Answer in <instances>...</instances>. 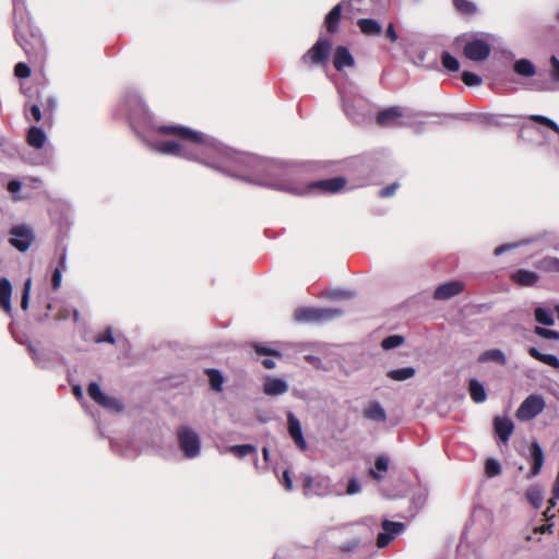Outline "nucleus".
<instances>
[{
    "label": "nucleus",
    "instance_id": "40",
    "mask_svg": "<svg viewBox=\"0 0 559 559\" xmlns=\"http://www.w3.org/2000/svg\"><path fill=\"white\" fill-rule=\"evenodd\" d=\"M485 473L488 477H495L501 473V466L498 461L488 459L485 463Z\"/></svg>",
    "mask_w": 559,
    "mask_h": 559
},
{
    "label": "nucleus",
    "instance_id": "32",
    "mask_svg": "<svg viewBox=\"0 0 559 559\" xmlns=\"http://www.w3.org/2000/svg\"><path fill=\"white\" fill-rule=\"evenodd\" d=\"M374 468L376 469H370V472H369L370 476L376 480H381L383 478V476L379 472H382V473L388 472L389 459L384 455L378 456L374 462Z\"/></svg>",
    "mask_w": 559,
    "mask_h": 559
},
{
    "label": "nucleus",
    "instance_id": "25",
    "mask_svg": "<svg viewBox=\"0 0 559 559\" xmlns=\"http://www.w3.org/2000/svg\"><path fill=\"white\" fill-rule=\"evenodd\" d=\"M513 70L516 74L524 78H532L536 74V68L528 59L516 60L513 64Z\"/></svg>",
    "mask_w": 559,
    "mask_h": 559
},
{
    "label": "nucleus",
    "instance_id": "61",
    "mask_svg": "<svg viewBox=\"0 0 559 559\" xmlns=\"http://www.w3.org/2000/svg\"><path fill=\"white\" fill-rule=\"evenodd\" d=\"M262 454H263L264 460L267 461L269 460V454H270L267 448H263Z\"/></svg>",
    "mask_w": 559,
    "mask_h": 559
},
{
    "label": "nucleus",
    "instance_id": "43",
    "mask_svg": "<svg viewBox=\"0 0 559 559\" xmlns=\"http://www.w3.org/2000/svg\"><path fill=\"white\" fill-rule=\"evenodd\" d=\"M454 5L463 13L472 14L475 12V5L468 0H454Z\"/></svg>",
    "mask_w": 559,
    "mask_h": 559
},
{
    "label": "nucleus",
    "instance_id": "7",
    "mask_svg": "<svg viewBox=\"0 0 559 559\" xmlns=\"http://www.w3.org/2000/svg\"><path fill=\"white\" fill-rule=\"evenodd\" d=\"M332 45L326 38H319L317 43L302 56L301 61L306 64H321L329 59Z\"/></svg>",
    "mask_w": 559,
    "mask_h": 559
},
{
    "label": "nucleus",
    "instance_id": "29",
    "mask_svg": "<svg viewBox=\"0 0 559 559\" xmlns=\"http://www.w3.org/2000/svg\"><path fill=\"white\" fill-rule=\"evenodd\" d=\"M478 361L479 362L495 361L501 366H504L507 364L506 356L502 353V350H500V349H489V350L484 352L478 357Z\"/></svg>",
    "mask_w": 559,
    "mask_h": 559
},
{
    "label": "nucleus",
    "instance_id": "57",
    "mask_svg": "<svg viewBox=\"0 0 559 559\" xmlns=\"http://www.w3.org/2000/svg\"><path fill=\"white\" fill-rule=\"evenodd\" d=\"M22 185L17 180H12L8 183V190L12 193L20 191Z\"/></svg>",
    "mask_w": 559,
    "mask_h": 559
},
{
    "label": "nucleus",
    "instance_id": "22",
    "mask_svg": "<svg viewBox=\"0 0 559 559\" xmlns=\"http://www.w3.org/2000/svg\"><path fill=\"white\" fill-rule=\"evenodd\" d=\"M46 134L38 127H31L27 131L26 141L27 144L34 148H41L46 143Z\"/></svg>",
    "mask_w": 559,
    "mask_h": 559
},
{
    "label": "nucleus",
    "instance_id": "41",
    "mask_svg": "<svg viewBox=\"0 0 559 559\" xmlns=\"http://www.w3.org/2000/svg\"><path fill=\"white\" fill-rule=\"evenodd\" d=\"M88 396L97 404L104 400L105 393L100 390V386L96 382H92L87 386Z\"/></svg>",
    "mask_w": 559,
    "mask_h": 559
},
{
    "label": "nucleus",
    "instance_id": "59",
    "mask_svg": "<svg viewBox=\"0 0 559 559\" xmlns=\"http://www.w3.org/2000/svg\"><path fill=\"white\" fill-rule=\"evenodd\" d=\"M262 365L265 369H273L275 368L276 364L273 359H270V358H264L262 360Z\"/></svg>",
    "mask_w": 559,
    "mask_h": 559
},
{
    "label": "nucleus",
    "instance_id": "34",
    "mask_svg": "<svg viewBox=\"0 0 559 559\" xmlns=\"http://www.w3.org/2000/svg\"><path fill=\"white\" fill-rule=\"evenodd\" d=\"M441 63L448 71L451 72H456L460 69L459 60L448 51H444L441 55Z\"/></svg>",
    "mask_w": 559,
    "mask_h": 559
},
{
    "label": "nucleus",
    "instance_id": "1",
    "mask_svg": "<svg viewBox=\"0 0 559 559\" xmlns=\"http://www.w3.org/2000/svg\"><path fill=\"white\" fill-rule=\"evenodd\" d=\"M158 134L171 135L177 141H163L156 144V150L159 153L185 157L188 159H195L203 162L211 167L217 168L213 163H209L199 154L211 151L217 153V148L213 145L211 139L202 132L194 131L185 126H168L162 124L155 128Z\"/></svg>",
    "mask_w": 559,
    "mask_h": 559
},
{
    "label": "nucleus",
    "instance_id": "16",
    "mask_svg": "<svg viewBox=\"0 0 559 559\" xmlns=\"http://www.w3.org/2000/svg\"><path fill=\"white\" fill-rule=\"evenodd\" d=\"M511 280L519 286L532 287L539 281V275L536 272L520 269L511 274Z\"/></svg>",
    "mask_w": 559,
    "mask_h": 559
},
{
    "label": "nucleus",
    "instance_id": "51",
    "mask_svg": "<svg viewBox=\"0 0 559 559\" xmlns=\"http://www.w3.org/2000/svg\"><path fill=\"white\" fill-rule=\"evenodd\" d=\"M61 278H62L61 269L60 267H56L53 273H52V276H51V285H52V288L55 290H57L60 287Z\"/></svg>",
    "mask_w": 559,
    "mask_h": 559
},
{
    "label": "nucleus",
    "instance_id": "14",
    "mask_svg": "<svg viewBox=\"0 0 559 559\" xmlns=\"http://www.w3.org/2000/svg\"><path fill=\"white\" fill-rule=\"evenodd\" d=\"M355 64L354 57L345 46H337L334 50L333 66L337 71L352 68Z\"/></svg>",
    "mask_w": 559,
    "mask_h": 559
},
{
    "label": "nucleus",
    "instance_id": "48",
    "mask_svg": "<svg viewBox=\"0 0 559 559\" xmlns=\"http://www.w3.org/2000/svg\"><path fill=\"white\" fill-rule=\"evenodd\" d=\"M96 343H110L115 344V337L112 335L111 329H106L102 334L97 335L95 338Z\"/></svg>",
    "mask_w": 559,
    "mask_h": 559
},
{
    "label": "nucleus",
    "instance_id": "19",
    "mask_svg": "<svg viewBox=\"0 0 559 559\" xmlns=\"http://www.w3.org/2000/svg\"><path fill=\"white\" fill-rule=\"evenodd\" d=\"M11 295H12V285L10 281L5 277L0 278V308H2L5 312H11Z\"/></svg>",
    "mask_w": 559,
    "mask_h": 559
},
{
    "label": "nucleus",
    "instance_id": "33",
    "mask_svg": "<svg viewBox=\"0 0 559 559\" xmlns=\"http://www.w3.org/2000/svg\"><path fill=\"white\" fill-rule=\"evenodd\" d=\"M534 316H535V320L540 324L552 325L555 323L551 312L542 307H538L535 309Z\"/></svg>",
    "mask_w": 559,
    "mask_h": 559
},
{
    "label": "nucleus",
    "instance_id": "6",
    "mask_svg": "<svg viewBox=\"0 0 559 559\" xmlns=\"http://www.w3.org/2000/svg\"><path fill=\"white\" fill-rule=\"evenodd\" d=\"M545 401L540 395L527 396L516 409L515 417L521 421H528L543 412Z\"/></svg>",
    "mask_w": 559,
    "mask_h": 559
},
{
    "label": "nucleus",
    "instance_id": "13",
    "mask_svg": "<svg viewBox=\"0 0 559 559\" xmlns=\"http://www.w3.org/2000/svg\"><path fill=\"white\" fill-rule=\"evenodd\" d=\"M287 423H288V432L294 440L297 448L301 451H305L307 449L306 440L302 436L301 425L298 420V418L293 414L289 413L287 415Z\"/></svg>",
    "mask_w": 559,
    "mask_h": 559
},
{
    "label": "nucleus",
    "instance_id": "42",
    "mask_svg": "<svg viewBox=\"0 0 559 559\" xmlns=\"http://www.w3.org/2000/svg\"><path fill=\"white\" fill-rule=\"evenodd\" d=\"M463 83L467 86H478L481 84V78L473 72L464 71L461 75Z\"/></svg>",
    "mask_w": 559,
    "mask_h": 559
},
{
    "label": "nucleus",
    "instance_id": "35",
    "mask_svg": "<svg viewBox=\"0 0 559 559\" xmlns=\"http://www.w3.org/2000/svg\"><path fill=\"white\" fill-rule=\"evenodd\" d=\"M229 451L231 453H234L236 456L238 457H243L246 455H249V454H254L257 453V449L254 445L252 444H237V445H231L229 448Z\"/></svg>",
    "mask_w": 559,
    "mask_h": 559
},
{
    "label": "nucleus",
    "instance_id": "31",
    "mask_svg": "<svg viewBox=\"0 0 559 559\" xmlns=\"http://www.w3.org/2000/svg\"><path fill=\"white\" fill-rule=\"evenodd\" d=\"M205 373L209 377V381H210V385H211L212 390H214L216 392H222L223 383H224V378H223L222 372L217 369L210 368V369L205 370Z\"/></svg>",
    "mask_w": 559,
    "mask_h": 559
},
{
    "label": "nucleus",
    "instance_id": "36",
    "mask_svg": "<svg viewBox=\"0 0 559 559\" xmlns=\"http://www.w3.org/2000/svg\"><path fill=\"white\" fill-rule=\"evenodd\" d=\"M100 406L104 408L114 411V412H121L123 409V405L119 400L112 396H108L105 394L104 400L99 401Z\"/></svg>",
    "mask_w": 559,
    "mask_h": 559
},
{
    "label": "nucleus",
    "instance_id": "18",
    "mask_svg": "<svg viewBox=\"0 0 559 559\" xmlns=\"http://www.w3.org/2000/svg\"><path fill=\"white\" fill-rule=\"evenodd\" d=\"M364 416L377 423H384L386 420L385 411L378 401H371L367 405L364 409Z\"/></svg>",
    "mask_w": 559,
    "mask_h": 559
},
{
    "label": "nucleus",
    "instance_id": "52",
    "mask_svg": "<svg viewBox=\"0 0 559 559\" xmlns=\"http://www.w3.org/2000/svg\"><path fill=\"white\" fill-rule=\"evenodd\" d=\"M359 491H360V485H359L358 480L355 479V478L350 479L348 485H347L346 492L348 495H355V493H357Z\"/></svg>",
    "mask_w": 559,
    "mask_h": 559
},
{
    "label": "nucleus",
    "instance_id": "46",
    "mask_svg": "<svg viewBox=\"0 0 559 559\" xmlns=\"http://www.w3.org/2000/svg\"><path fill=\"white\" fill-rule=\"evenodd\" d=\"M535 333L538 336L547 338V340H559V332H557L555 330H549V329H545V328H542V326H536L535 328Z\"/></svg>",
    "mask_w": 559,
    "mask_h": 559
},
{
    "label": "nucleus",
    "instance_id": "9",
    "mask_svg": "<svg viewBox=\"0 0 559 559\" xmlns=\"http://www.w3.org/2000/svg\"><path fill=\"white\" fill-rule=\"evenodd\" d=\"M491 53V46L481 38L468 40L463 48V55L472 61H485Z\"/></svg>",
    "mask_w": 559,
    "mask_h": 559
},
{
    "label": "nucleus",
    "instance_id": "30",
    "mask_svg": "<svg viewBox=\"0 0 559 559\" xmlns=\"http://www.w3.org/2000/svg\"><path fill=\"white\" fill-rule=\"evenodd\" d=\"M535 266L544 272L559 273V259L556 257H545Z\"/></svg>",
    "mask_w": 559,
    "mask_h": 559
},
{
    "label": "nucleus",
    "instance_id": "49",
    "mask_svg": "<svg viewBox=\"0 0 559 559\" xmlns=\"http://www.w3.org/2000/svg\"><path fill=\"white\" fill-rule=\"evenodd\" d=\"M41 109L43 108H40L39 105L35 104V103L29 105V107H28L29 115H31L32 119L35 120L36 122H39L43 118L44 114L41 112Z\"/></svg>",
    "mask_w": 559,
    "mask_h": 559
},
{
    "label": "nucleus",
    "instance_id": "11",
    "mask_svg": "<svg viewBox=\"0 0 559 559\" xmlns=\"http://www.w3.org/2000/svg\"><path fill=\"white\" fill-rule=\"evenodd\" d=\"M464 283L461 281H451L439 285L433 292L436 300H448L464 290Z\"/></svg>",
    "mask_w": 559,
    "mask_h": 559
},
{
    "label": "nucleus",
    "instance_id": "20",
    "mask_svg": "<svg viewBox=\"0 0 559 559\" xmlns=\"http://www.w3.org/2000/svg\"><path fill=\"white\" fill-rule=\"evenodd\" d=\"M342 19V4H336L325 16L324 25L329 33L334 34L338 29Z\"/></svg>",
    "mask_w": 559,
    "mask_h": 559
},
{
    "label": "nucleus",
    "instance_id": "47",
    "mask_svg": "<svg viewBox=\"0 0 559 559\" xmlns=\"http://www.w3.org/2000/svg\"><path fill=\"white\" fill-rule=\"evenodd\" d=\"M14 74L20 79H26L31 75V69L26 63L19 62L14 67Z\"/></svg>",
    "mask_w": 559,
    "mask_h": 559
},
{
    "label": "nucleus",
    "instance_id": "38",
    "mask_svg": "<svg viewBox=\"0 0 559 559\" xmlns=\"http://www.w3.org/2000/svg\"><path fill=\"white\" fill-rule=\"evenodd\" d=\"M526 499L530 501V503L534 508L538 509L540 507L542 500H543L540 490L536 487H532V488L527 489Z\"/></svg>",
    "mask_w": 559,
    "mask_h": 559
},
{
    "label": "nucleus",
    "instance_id": "28",
    "mask_svg": "<svg viewBox=\"0 0 559 559\" xmlns=\"http://www.w3.org/2000/svg\"><path fill=\"white\" fill-rule=\"evenodd\" d=\"M416 370L413 367H404L400 369H393L386 372V377L393 381H405L415 376Z\"/></svg>",
    "mask_w": 559,
    "mask_h": 559
},
{
    "label": "nucleus",
    "instance_id": "21",
    "mask_svg": "<svg viewBox=\"0 0 559 559\" xmlns=\"http://www.w3.org/2000/svg\"><path fill=\"white\" fill-rule=\"evenodd\" d=\"M357 25L366 36H379L382 33V26L373 19H359Z\"/></svg>",
    "mask_w": 559,
    "mask_h": 559
},
{
    "label": "nucleus",
    "instance_id": "3",
    "mask_svg": "<svg viewBox=\"0 0 559 559\" xmlns=\"http://www.w3.org/2000/svg\"><path fill=\"white\" fill-rule=\"evenodd\" d=\"M15 39L23 48L29 60L43 61L46 56V46L38 31L29 25H20L15 29Z\"/></svg>",
    "mask_w": 559,
    "mask_h": 559
},
{
    "label": "nucleus",
    "instance_id": "63",
    "mask_svg": "<svg viewBox=\"0 0 559 559\" xmlns=\"http://www.w3.org/2000/svg\"><path fill=\"white\" fill-rule=\"evenodd\" d=\"M548 528L549 527H547V526H542L538 530H536V532L545 533Z\"/></svg>",
    "mask_w": 559,
    "mask_h": 559
},
{
    "label": "nucleus",
    "instance_id": "10",
    "mask_svg": "<svg viewBox=\"0 0 559 559\" xmlns=\"http://www.w3.org/2000/svg\"><path fill=\"white\" fill-rule=\"evenodd\" d=\"M382 532L378 534L377 537V547L384 548L388 546L391 540L404 530V524L401 522H392L389 520H384L382 522Z\"/></svg>",
    "mask_w": 559,
    "mask_h": 559
},
{
    "label": "nucleus",
    "instance_id": "2",
    "mask_svg": "<svg viewBox=\"0 0 559 559\" xmlns=\"http://www.w3.org/2000/svg\"><path fill=\"white\" fill-rule=\"evenodd\" d=\"M272 174L277 177L265 180L261 183L266 187L295 195H305L311 193L312 191H318L323 194H334L342 191L347 185V179L343 176L301 183L296 180L293 171L290 170H283L280 174L278 168H273Z\"/></svg>",
    "mask_w": 559,
    "mask_h": 559
},
{
    "label": "nucleus",
    "instance_id": "44",
    "mask_svg": "<svg viewBox=\"0 0 559 559\" xmlns=\"http://www.w3.org/2000/svg\"><path fill=\"white\" fill-rule=\"evenodd\" d=\"M253 347H254V350L257 352V354H259V355L274 356L277 358L283 357L282 353L276 349H273V348L260 345V344H254Z\"/></svg>",
    "mask_w": 559,
    "mask_h": 559
},
{
    "label": "nucleus",
    "instance_id": "56",
    "mask_svg": "<svg viewBox=\"0 0 559 559\" xmlns=\"http://www.w3.org/2000/svg\"><path fill=\"white\" fill-rule=\"evenodd\" d=\"M70 313H71V310H70V309H68V308H62V309H60V310L57 312V314H56V319H57V320H66V319H68V318H69Z\"/></svg>",
    "mask_w": 559,
    "mask_h": 559
},
{
    "label": "nucleus",
    "instance_id": "64",
    "mask_svg": "<svg viewBox=\"0 0 559 559\" xmlns=\"http://www.w3.org/2000/svg\"><path fill=\"white\" fill-rule=\"evenodd\" d=\"M64 262H66V255L63 254L61 258H60V265L63 266L64 265Z\"/></svg>",
    "mask_w": 559,
    "mask_h": 559
},
{
    "label": "nucleus",
    "instance_id": "60",
    "mask_svg": "<svg viewBox=\"0 0 559 559\" xmlns=\"http://www.w3.org/2000/svg\"><path fill=\"white\" fill-rule=\"evenodd\" d=\"M71 312H72V316H73V320H74L75 322H78V321H79V319H80V313H79V311H78L76 309H73Z\"/></svg>",
    "mask_w": 559,
    "mask_h": 559
},
{
    "label": "nucleus",
    "instance_id": "53",
    "mask_svg": "<svg viewBox=\"0 0 559 559\" xmlns=\"http://www.w3.org/2000/svg\"><path fill=\"white\" fill-rule=\"evenodd\" d=\"M385 37L391 41L395 43L397 40V34L395 32V27L393 23H389L386 31H385Z\"/></svg>",
    "mask_w": 559,
    "mask_h": 559
},
{
    "label": "nucleus",
    "instance_id": "58",
    "mask_svg": "<svg viewBox=\"0 0 559 559\" xmlns=\"http://www.w3.org/2000/svg\"><path fill=\"white\" fill-rule=\"evenodd\" d=\"M514 246L513 245H502V246H499L495 249V254L496 255H500L502 254L503 252H506L507 250L513 248Z\"/></svg>",
    "mask_w": 559,
    "mask_h": 559
},
{
    "label": "nucleus",
    "instance_id": "5",
    "mask_svg": "<svg viewBox=\"0 0 559 559\" xmlns=\"http://www.w3.org/2000/svg\"><path fill=\"white\" fill-rule=\"evenodd\" d=\"M177 439L180 450L188 459H193L200 454L201 442L198 433L188 426H180L177 429Z\"/></svg>",
    "mask_w": 559,
    "mask_h": 559
},
{
    "label": "nucleus",
    "instance_id": "8",
    "mask_svg": "<svg viewBox=\"0 0 559 559\" xmlns=\"http://www.w3.org/2000/svg\"><path fill=\"white\" fill-rule=\"evenodd\" d=\"M10 235L12 236L9 239L10 245L21 252H25L35 240L33 230L26 225L13 226Z\"/></svg>",
    "mask_w": 559,
    "mask_h": 559
},
{
    "label": "nucleus",
    "instance_id": "15",
    "mask_svg": "<svg viewBox=\"0 0 559 559\" xmlns=\"http://www.w3.org/2000/svg\"><path fill=\"white\" fill-rule=\"evenodd\" d=\"M530 454L532 460V466L528 477H535L540 473L545 462L544 452L538 442L534 441L531 443Z\"/></svg>",
    "mask_w": 559,
    "mask_h": 559
},
{
    "label": "nucleus",
    "instance_id": "45",
    "mask_svg": "<svg viewBox=\"0 0 559 559\" xmlns=\"http://www.w3.org/2000/svg\"><path fill=\"white\" fill-rule=\"evenodd\" d=\"M31 286H32V280L27 278L24 283L22 298H21V307L23 310H26L28 308Z\"/></svg>",
    "mask_w": 559,
    "mask_h": 559
},
{
    "label": "nucleus",
    "instance_id": "54",
    "mask_svg": "<svg viewBox=\"0 0 559 559\" xmlns=\"http://www.w3.org/2000/svg\"><path fill=\"white\" fill-rule=\"evenodd\" d=\"M550 62L552 64V79L559 81V60L552 56Z\"/></svg>",
    "mask_w": 559,
    "mask_h": 559
},
{
    "label": "nucleus",
    "instance_id": "50",
    "mask_svg": "<svg viewBox=\"0 0 559 559\" xmlns=\"http://www.w3.org/2000/svg\"><path fill=\"white\" fill-rule=\"evenodd\" d=\"M397 188H399V183L389 185L379 191V197L380 198H389L395 193Z\"/></svg>",
    "mask_w": 559,
    "mask_h": 559
},
{
    "label": "nucleus",
    "instance_id": "26",
    "mask_svg": "<svg viewBox=\"0 0 559 559\" xmlns=\"http://www.w3.org/2000/svg\"><path fill=\"white\" fill-rule=\"evenodd\" d=\"M287 383L277 378L269 379L264 384V392L267 395H280L287 392Z\"/></svg>",
    "mask_w": 559,
    "mask_h": 559
},
{
    "label": "nucleus",
    "instance_id": "27",
    "mask_svg": "<svg viewBox=\"0 0 559 559\" xmlns=\"http://www.w3.org/2000/svg\"><path fill=\"white\" fill-rule=\"evenodd\" d=\"M468 390H469L471 397L475 403H483L486 401L487 394H486L485 388L477 380L473 379L469 381Z\"/></svg>",
    "mask_w": 559,
    "mask_h": 559
},
{
    "label": "nucleus",
    "instance_id": "39",
    "mask_svg": "<svg viewBox=\"0 0 559 559\" xmlns=\"http://www.w3.org/2000/svg\"><path fill=\"white\" fill-rule=\"evenodd\" d=\"M530 120L534 121V122H537V123H540L543 126H546L548 127L549 129H551L552 131H555L556 133L559 134V126L552 121L551 119L545 117V116H542V115H532L530 116Z\"/></svg>",
    "mask_w": 559,
    "mask_h": 559
},
{
    "label": "nucleus",
    "instance_id": "12",
    "mask_svg": "<svg viewBox=\"0 0 559 559\" xmlns=\"http://www.w3.org/2000/svg\"><path fill=\"white\" fill-rule=\"evenodd\" d=\"M403 116V109L399 106H393L381 110L377 114L376 122L378 126L388 128L399 124V119Z\"/></svg>",
    "mask_w": 559,
    "mask_h": 559
},
{
    "label": "nucleus",
    "instance_id": "24",
    "mask_svg": "<svg viewBox=\"0 0 559 559\" xmlns=\"http://www.w3.org/2000/svg\"><path fill=\"white\" fill-rule=\"evenodd\" d=\"M527 352L530 356L533 357L534 359L545 365H548L555 369H559V359L557 356L551 354H543L536 347H530Z\"/></svg>",
    "mask_w": 559,
    "mask_h": 559
},
{
    "label": "nucleus",
    "instance_id": "17",
    "mask_svg": "<svg viewBox=\"0 0 559 559\" xmlns=\"http://www.w3.org/2000/svg\"><path fill=\"white\" fill-rule=\"evenodd\" d=\"M493 427L496 435L502 442H507L514 430L512 420L507 417H495Z\"/></svg>",
    "mask_w": 559,
    "mask_h": 559
},
{
    "label": "nucleus",
    "instance_id": "55",
    "mask_svg": "<svg viewBox=\"0 0 559 559\" xmlns=\"http://www.w3.org/2000/svg\"><path fill=\"white\" fill-rule=\"evenodd\" d=\"M283 485L286 490L290 491L293 489V480L290 478L289 471H284L283 473Z\"/></svg>",
    "mask_w": 559,
    "mask_h": 559
},
{
    "label": "nucleus",
    "instance_id": "37",
    "mask_svg": "<svg viewBox=\"0 0 559 559\" xmlns=\"http://www.w3.org/2000/svg\"><path fill=\"white\" fill-rule=\"evenodd\" d=\"M404 341V337L401 335H390L383 338L381 346L383 349L389 350L402 345Z\"/></svg>",
    "mask_w": 559,
    "mask_h": 559
},
{
    "label": "nucleus",
    "instance_id": "62",
    "mask_svg": "<svg viewBox=\"0 0 559 559\" xmlns=\"http://www.w3.org/2000/svg\"><path fill=\"white\" fill-rule=\"evenodd\" d=\"M74 394H75L76 396H82V391H81V388H80V386H75V388H74Z\"/></svg>",
    "mask_w": 559,
    "mask_h": 559
},
{
    "label": "nucleus",
    "instance_id": "4",
    "mask_svg": "<svg viewBox=\"0 0 559 559\" xmlns=\"http://www.w3.org/2000/svg\"><path fill=\"white\" fill-rule=\"evenodd\" d=\"M342 314L333 308L299 307L294 311V320L299 323H323Z\"/></svg>",
    "mask_w": 559,
    "mask_h": 559
},
{
    "label": "nucleus",
    "instance_id": "23",
    "mask_svg": "<svg viewBox=\"0 0 559 559\" xmlns=\"http://www.w3.org/2000/svg\"><path fill=\"white\" fill-rule=\"evenodd\" d=\"M35 104H38L39 107L43 108L45 116H47L49 119L51 118L56 108V99L52 95L38 92Z\"/></svg>",
    "mask_w": 559,
    "mask_h": 559
}]
</instances>
